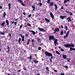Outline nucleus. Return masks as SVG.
Returning a JSON list of instances; mask_svg holds the SVG:
<instances>
[{"label":"nucleus","mask_w":75,"mask_h":75,"mask_svg":"<svg viewBox=\"0 0 75 75\" xmlns=\"http://www.w3.org/2000/svg\"><path fill=\"white\" fill-rule=\"evenodd\" d=\"M45 54L47 57H51V56H52V53L48 52L47 51L45 52Z\"/></svg>","instance_id":"1"},{"label":"nucleus","mask_w":75,"mask_h":75,"mask_svg":"<svg viewBox=\"0 0 75 75\" xmlns=\"http://www.w3.org/2000/svg\"><path fill=\"white\" fill-rule=\"evenodd\" d=\"M52 40L53 41H54V40H55L54 37L53 36H50L49 37V40Z\"/></svg>","instance_id":"2"},{"label":"nucleus","mask_w":75,"mask_h":75,"mask_svg":"<svg viewBox=\"0 0 75 75\" xmlns=\"http://www.w3.org/2000/svg\"><path fill=\"white\" fill-rule=\"evenodd\" d=\"M69 30L66 33V35L64 36V39H65L68 36V35H69Z\"/></svg>","instance_id":"3"},{"label":"nucleus","mask_w":75,"mask_h":75,"mask_svg":"<svg viewBox=\"0 0 75 75\" xmlns=\"http://www.w3.org/2000/svg\"><path fill=\"white\" fill-rule=\"evenodd\" d=\"M64 47H65L66 48H69L70 47V44H65L64 45Z\"/></svg>","instance_id":"4"},{"label":"nucleus","mask_w":75,"mask_h":75,"mask_svg":"<svg viewBox=\"0 0 75 75\" xmlns=\"http://www.w3.org/2000/svg\"><path fill=\"white\" fill-rule=\"evenodd\" d=\"M38 29L39 31H45V30H44V29H43L42 28H40L39 27L38 28Z\"/></svg>","instance_id":"5"},{"label":"nucleus","mask_w":75,"mask_h":75,"mask_svg":"<svg viewBox=\"0 0 75 75\" xmlns=\"http://www.w3.org/2000/svg\"><path fill=\"white\" fill-rule=\"evenodd\" d=\"M70 49L69 50L70 51H75V49L74 48H72L71 47H70Z\"/></svg>","instance_id":"6"},{"label":"nucleus","mask_w":75,"mask_h":75,"mask_svg":"<svg viewBox=\"0 0 75 75\" xmlns=\"http://www.w3.org/2000/svg\"><path fill=\"white\" fill-rule=\"evenodd\" d=\"M60 18H61L62 20H63L64 18H65V17H67V16H60Z\"/></svg>","instance_id":"7"},{"label":"nucleus","mask_w":75,"mask_h":75,"mask_svg":"<svg viewBox=\"0 0 75 75\" xmlns=\"http://www.w3.org/2000/svg\"><path fill=\"white\" fill-rule=\"evenodd\" d=\"M50 16H51L52 17V19H54V15L52 13V12L50 13Z\"/></svg>","instance_id":"8"},{"label":"nucleus","mask_w":75,"mask_h":75,"mask_svg":"<svg viewBox=\"0 0 75 75\" xmlns=\"http://www.w3.org/2000/svg\"><path fill=\"white\" fill-rule=\"evenodd\" d=\"M70 47H71L74 48V47H75V45H74V44H73L72 45L70 44Z\"/></svg>","instance_id":"9"},{"label":"nucleus","mask_w":75,"mask_h":75,"mask_svg":"<svg viewBox=\"0 0 75 75\" xmlns=\"http://www.w3.org/2000/svg\"><path fill=\"white\" fill-rule=\"evenodd\" d=\"M8 5V7H9L8 9L10 10V9H11V4L10 3Z\"/></svg>","instance_id":"10"},{"label":"nucleus","mask_w":75,"mask_h":75,"mask_svg":"<svg viewBox=\"0 0 75 75\" xmlns=\"http://www.w3.org/2000/svg\"><path fill=\"white\" fill-rule=\"evenodd\" d=\"M30 32H32L33 33V35H35V32L33 31L30 30Z\"/></svg>","instance_id":"11"},{"label":"nucleus","mask_w":75,"mask_h":75,"mask_svg":"<svg viewBox=\"0 0 75 75\" xmlns=\"http://www.w3.org/2000/svg\"><path fill=\"white\" fill-rule=\"evenodd\" d=\"M70 0H64V4H65L66 3H67V1H69Z\"/></svg>","instance_id":"12"},{"label":"nucleus","mask_w":75,"mask_h":75,"mask_svg":"<svg viewBox=\"0 0 75 75\" xmlns=\"http://www.w3.org/2000/svg\"><path fill=\"white\" fill-rule=\"evenodd\" d=\"M63 58H64V59H66L67 58V55H63Z\"/></svg>","instance_id":"13"},{"label":"nucleus","mask_w":75,"mask_h":75,"mask_svg":"<svg viewBox=\"0 0 75 75\" xmlns=\"http://www.w3.org/2000/svg\"><path fill=\"white\" fill-rule=\"evenodd\" d=\"M18 2L20 3H23V2L21 0H18Z\"/></svg>","instance_id":"14"},{"label":"nucleus","mask_w":75,"mask_h":75,"mask_svg":"<svg viewBox=\"0 0 75 75\" xmlns=\"http://www.w3.org/2000/svg\"><path fill=\"white\" fill-rule=\"evenodd\" d=\"M4 24H5V22H4L1 24V25L2 26H4Z\"/></svg>","instance_id":"15"},{"label":"nucleus","mask_w":75,"mask_h":75,"mask_svg":"<svg viewBox=\"0 0 75 75\" xmlns=\"http://www.w3.org/2000/svg\"><path fill=\"white\" fill-rule=\"evenodd\" d=\"M34 61L35 63H38V62L37 61V60L35 59H34Z\"/></svg>","instance_id":"16"},{"label":"nucleus","mask_w":75,"mask_h":75,"mask_svg":"<svg viewBox=\"0 0 75 75\" xmlns=\"http://www.w3.org/2000/svg\"><path fill=\"white\" fill-rule=\"evenodd\" d=\"M58 41V40L57 39H55L54 41V43H57Z\"/></svg>","instance_id":"17"},{"label":"nucleus","mask_w":75,"mask_h":75,"mask_svg":"<svg viewBox=\"0 0 75 75\" xmlns=\"http://www.w3.org/2000/svg\"><path fill=\"white\" fill-rule=\"evenodd\" d=\"M22 41H24V35L23 36V37H22Z\"/></svg>","instance_id":"18"},{"label":"nucleus","mask_w":75,"mask_h":75,"mask_svg":"<svg viewBox=\"0 0 75 75\" xmlns=\"http://www.w3.org/2000/svg\"><path fill=\"white\" fill-rule=\"evenodd\" d=\"M6 23H7V25H8L9 23L8 22V20H6Z\"/></svg>","instance_id":"19"},{"label":"nucleus","mask_w":75,"mask_h":75,"mask_svg":"<svg viewBox=\"0 0 75 75\" xmlns=\"http://www.w3.org/2000/svg\"><path fill=\"white\" fill-rule=\"evenodd\" d=\"M0 34L1 35H4L5 34V33L4 32H0Z\"/></svg>","instance_id":"20"},{"label":"nucleus","mask_w":75,"mask_h":75,"mask_svg":"<svg viewBox=\"0 0 75 75\" xmlns=\"http://www.w3.org/2000/svg\"><path fill=\"white\" fill-rule=\"evenodd\" d=\"M55 31H59V28H57L55 29Z\"/></svg>","instance_id":"21"},{"label":"nucleus","mask_w":75,"mask_h":75,"mask_svg":"<svg viewBox=\"0 0 75 75\" xmlns=\"http://www.w3.org/2000/svg\"><path fill=\"white\" fill-rule=\"evenodd\" d=\"M38 42H41V40L39 39V38H38Z\"/></svg>","instance_id":"22"},{"label":"nucleus","mask_w":75,"mask_h":75,"mask_svg":"<svg viewBox=\"0 0 75 75\" xmlns=\"http://www.w3.org/2000/svg\"><path fill=\"white\" fill-rule=\"evenodd\" d=\"M45 20L46 21H47V23H50V21L49 20L47 19V18H45Z\"/></svg>","instance_id":"23"},{"label":"nucleus","mask_w":75,"mask_h":75,"mask_svg":"<svg viewBox=\"0 0 75 75\" xmlns=\"http://www.w3.org/2000/svg\"><path fill=\"white\" fill-rule=\"evenodd\" d=\"M54 5V4L52 2H51L50 4V6H52Z\"/></svg>","instance_id":"24"},{"label":"nucleus","mask_w":75,"mask_h":75,"mask_svg":"<svg viewBox=\"0 0 75 75\" xmlns=\"http://www.w3.org/2000/svg\"><path fill=\"white\" fill-rule=\"evenodd\" d=\"M32 8H33V11H34L35 10V6H33Z\"/></svg>","instance_id":"25"},{"label":"nucleus","mask_w":75,"mask_h":75,"mask_svg":"<svg viewBox=\"0 0 75 75\" xmlns=\"http://www.w3.org/2000/svg\"><path fill=\"white\" fill-rule=\"evenodd\" d=\"M63 34H64V32H63V31H62L60 33V35H62Z\"/></svg>","instance_id":"26"},{"label":"nucleus","mask_w":75,"mask_h":75,"mask_svg":"<svg viewBox=\"0 0 75 75\" xmlns=\"http://www.w3.org/2000/svg\"><path fill=\"white\" fill-rule=\"evenodd\" d=\"M21 38H20L19 39L18 42L19 43H20V41H21Z\"/></svg>","instance_id":"27"},{"label":"nucleus","mask_w":75,"mask_h":75,"mask_svg":"<svg viewBox=\"0 0 75 75\" xmlns=\"http://www.w3.org/2000/svg\"><path fill=\"white\" fill-rule=\"evenodd\" d=\"M54 6L55 7V10H56L57 9V6L56 4H54Z\"/></svg>","instance_id":"28"},{"label":"nucleus","mask_w":75,"mask_h":75,"mask_svg":"<svg viewBox=\"0 0 75 75\" xmlns=\"http://www.w3.org/2000/svg\"><path fill=\"white\" fill-rule=\"evenodd\" d=\"M5 16H6V12H4V16H3V17L4 18L5 17Z\"/></svg>","instance_id":"29"},{"label":"nucleus","mask_w":75,"mask_h":75,"mask_svg":"<svg viewBox=\"0 0 75 75\" xmlns=\"http://www.w3.org/2000/svg\"><path fill=\"white\" fill-rule=\"evenodd\" d=\"M56 52L57 54H60V53L58 51H56Z\"/></svg>","instance_id":"30"},{"label":"nucleus","mask_w":75,"mask_h":75,"mask_svg":"<svg viewBox=\"0 0 75 75\" xmlns=\"http://www.w3.org/2000/svg\"><path fill=\"white\" fill-rule=\"evenodd\" d=\"M64 67H65V68H66V69H68V67L67 66H64Z\"/></svg>","instance_id":"31"},{"label":"nucleus","mask_w":75,"mask_h":75,"mask_svg":"<svg viewBox=\"0 0 75 75\" xmlns=\"http://www.w3.org/2000/svg\"><path fill=\"white\" fill-rule=\"evenodd\" d=\"M46 2H47V3H50V0H48V1H47Z\"/></svg>","instance_id":"32"},{"label":"nucleus","mask_w":75,"mask_h":75,"mask_svg":"<svg viewBox=\"0 0 75 75\" xmlns=\"http://www.w3.org/2000/svg\"><path fill=\"white\" fill-rule=\"evenodd\" d=\"M54 72H58V71L57 70L54 69Z\"/></svg>","instance_id":"33"},{"label":"nucleus","mask_w":75,"mask_h":75,"mask_svg":"<svg viewBox=\"0 0 75 75\" xmlns=\"http://www.w3.org/2000/svg\"><path fill=\"white\" fill-rule=\"evenodd\" d=\"M23 27V24H22L20 27V29H21V28Z\"/></svg>","instance_id":"34"},{"label":"nucleus","mask_w":75,"mask_h":75,"mask_svg":"<svg viewBox=\"0 0 75 75\" xmlns=\"http://www.w3.org/2000/svg\"><path fill=\"white\" fill-rule=\"evenodd\" d=\"M65 27L66 30H68V27L67 26H65Z\"/></svg>","instance_id":"35"},{"label":"nucleus","mask_w":75,"mask_h":75,"mask_svg":"<svg viewBox=\"0 0 75 75\" xmlns=\"http://www.w3.org/2000/svg\"><path fill=\"white\" fill-rule=\"evenodd\" d=\"M51 57L50 59H52V58H53V56H52H52H51Z\"/></svg>","instance_id":"36"},{"label":"nucleus","mask_w":75,"mask_h":75,"mask_svg":"<svg viewBox=\"0 0 75 75\" xmlns=\"http://www.w3.org/2000/svg\"><path fill=\"white\" fill-rule=\"evenodd\" d=\"M31 14H30L28 16V18H29V17H31Z\"/></svg>","instance_id":"37"},{"label":"nucleus","mask_w":75,"mask_h":75,"mask_svg":"<svg viewBox=\"0 0 75 75\" xmlns=\"http://www.w3.org/2000/svg\"><path fill=\"white\" fill-rule=\"evenodd\" d=\"M41 50V47H39L38 48V50Z\"/></svg>","instance_id":"38"},{"label":"nucleus","mask_w":75,"mask_h":75,"mask_svg":"<svg viewBox=\"0 0 75 75\" xmlns=\"http://www.w3.org/2000/svg\"><path fill=\"white\" fill-rule=\"evenodd\" d=\"M70 59H68L67 60V62H70Z\"/></svg>","instance_id":"39"},{"label":"nucleus","mask_w":75,"mask_h":75,"mask_svg":"<svg viewBox=\"0 0 75 75\" xmlns=\"http://www.w3.org/2000/svg\"><path fill=\"white\" fill-rule=\"evenodd\" d=\"M27 25H28V26H30V25H31L30 24H29V23H28V24H27Z\"/></svg>","instance_id":"40"},{"label":"nucleus","mask_w":75,"mask_h":75,"mask_svg":"<svg viewBox=\"0 0 75 75\" xmlns=\"http://www.w3.org/2000/svg\"><path fill=\"white\" fill-rule=\"evenodd\" d=\"M61 51L63 52L64 51V49H61Z\"/></svg>","instance_id":"41"},{"label":"nucleus","mask_w":75,"mask_h":75,"mask_svg":"<svg viewBox=\"0 0 75 75\" xmlns=\"http://www.w3.org/2000/svg\"><path fill=\"white\" fill-rule=\"evenodd\" d=\"M8 35H9L10 36V37H11V34L9 33V34H8Z\"/></svg>","instance_id":"42"},{"label":"nucleus","mask_w":75,"mask_h":75,"mask_svg":"<svg viewBox=\"0 0 75 75\" xmlns=\"http://www.w3.org/2000/svg\"><path fill=\"white\" fill-rule=\"evenodd\" d=\"M22 4H21V5H22V6H25V5H24V4L23 3H21Z\"/></svg>","instance_id":"43"},{"label":"nucleus","mask_w":75,"mask_h":75,"mask_svg":"<svg viewBox=\"0 0 75 75\" xmlns=\"http://www.w3.org/2000/svg\"><path fill=\"white\" fill-rule=\"evenodd\" d=\"M60 75H65V74L64 73H61Z\"/></svg>","instance_id":"44"},{"label":"nucleus","mask_w":75,"mask_h":75,"mask_svg":"<svg viewBox=\"0 0 75 75\" xmlns=\"http://www.w3.org/2000/svg\"><path fill=\"white\" fill-rule=\"evenodd\" d=\"M39 4L40 6H42V4H41V3H40Z\"/></svg>","instance_id":"45"},{"label":"nucleus","mask_w":75,"mask_h":75,"mask_svg":"<svg viewBox=\"0 0 75 75\" xmlns=\"http://www.w3.org/2000/svg\"><path fill=\"white\" fill-rule=\"evenodd\" d=\"M7 52H10V50L9 49H8V51H6Z\"/></svg>","instance_id":"46"},{"label":"nucleus","mask_w":75,"mask_h":75,"mask_svg":"<svg viewBox=\"0 0 75 75\" xmlns=\"http://www.w3.org/2000/svg\"><path fill=\"white\" fill-rule=\"evenodd\" d=\"M70 19H71V18L69 17L67 19V20H70Z\"/></svg>","instance_id":"47"},{"label":"nucleus","mask_w":75,"mask_h":75,"mask_svg":"<svg viewBox=\"0 0 75 75\" xmlns=\"http://www.w3.org/2000/svg\"><path fill=\"white\" fill-rule=\"evenodd\" d=\"M65 12H66V13H70L68 11H65Z\"/></svg>","instance_id":"48"},{"label":"nucleus","mask_w":75,"mask_h":75,"mask_svg":"<svg viewBox=\"0 0 75 75\" xmlns=\"http://www.w3.org/2000/svg\"><path fill=\"white\" fill-rule=\"evenodd\" d=\"M69 13H70V14H71L70 15H73V14H72V13L71 12H70Z\"/></svg>","instance_id":"49"},{"label":"nucleus","mask_w":75,"mask_h":75,"mask_svg":"<svg viewBox=\"0 0 75 75\" xmlns=\"http://www.w3.org/2000/svg\"><path fill=\"white\" fill-rule=\"evenodd\" d=\"M46 74H49V72H47V71L46 72Z\"/></svg>","instance_id":"50"},{"label":"nucleus","mask_w":75,"mask_h":75,"mask_svg":"<svg viewBox=\"0 0 75 75\" xmlns=\"http://www.w3.org/2000/svg\"><path fill=\"white\" fill-rule=\"evenodd\" d=\"M32 58V56H30V59H31Z\"/></svg>","instance_id":"51"},{"label":"nucleus","mask_w":75,"mask_h":75,"mask_svg":"<svg viewBox=\"0 0 75 75\" xmlns=\"http://www.w3.org/2000/svg\"><path fill=\"white\" fill-rule=\"evenodd\" d=\"M17 22H15L14 23V24H15V25H16V24H17Z\"/></svg>","instance_id":"52"},{"label":"nucleus","mask_w":75,"mask_h":75,"mask_svg":"<svg viewBox=\"0 0 75 75\" xmlns=\"http://www.w3.org/2000/svg\"><path fill=\"white\" fill-rule=\"evenodd\" d=\"M14 23V22L13 21V22H11V24H13V23Z\"/></svg>","instance_id":"53"},{"label":"nucleus","mask_w":75,"mask_h":75,"mask_svg":"<svg viewBox=\"0 0 75 75\" xmlns=\"http://www.w3.org/2000/svg\"><path fill=\"white\" fill-rule=\"evenodd\" d=\"M9 48H10V47H9L8 46L7 48V49H8V50H9Z\"/></svg>","instance_id":"54"},{"label":"nucleus","mask_w":75,"mask_h":75,"mask_svg":"<svg viewBox=\"0 0 75 75\" xmlns=\"http://www.w3.org/2000/svg\"><path fill=\"white\" fill-rule=\"evenodd\" d=\"M23 15H25V12H24L23 13Z\"/></svg>","instance_id":"55"},{"label":"nucleus","mask_w":75,"mask_h":75,"mask_svg":"<svg viewBox=\"0 0 75 75\" xmlns=\"http://www.w3.org/2000/svg\"><path fill=\"white\" fill-rule=\"evenodd\" d=\"M30 39H28V42H30Z\"/></svg>","instance_id":"56"},{"label":"nucleus","mask_w":75,"mask_h":75,"mask_svg":"<svg viewBox=\"0 0 75 75\" xmlns=\"http://www.w3.org/2000/svg\"><path fill=\"white\" fill-rule=\"evenodd\" d=\"M23 69L25 71H26V69L23 68Z\"/></svg>","instance_id":"57"},{"label":"nucleus","mask_w":75,"mask_h":75,"mask_svg":"<svg viewBox=\"0 0 75 75\" xmlns=\"http://www.w3.org/2000/svg\"><path fill=\"white\" fill-rule=\"evenodd\" d=\"M26 37H28V34H26L25 35Z\"/></svg>","instance_id":"58"},{"label":"nucleus","mask_w":75,"mask_h":75,"mask_svg":"<svg viewBox=\"0 0 75 75\" xmlns=\"http://www.w3.org/2000/svg\"><path fill=\"white\" fill-rule=\"evenodd\" d=\"M33 42H34V40L33 39L32 41V43H33Z\"/></svg>","instance_id":"59"},{"label":"nucleus","mask_w":75,"mask_h":75,"mask_svg":"<svg viewBox=\"0 0 75 75\" xmlns=\"http://www.w3.org/2000/svg\"><path fill=\"white\" fill-rule=\"evenodd\" d=\"M0 9H1V8H2V6H0Z\"/></svg>","instance_id":"60"},{"label":"nucleus","mask_w":75,"mask_h":75,"mask_svg":"<svg viewBox=\"0 0 75 75\" xmlns=\"http://www.w3.org/2000/svg\"><path fill=\"white\" fill-rule=\"evenodd\" d=\"M46 69H47V70L49 69V68L48 67H46Z\"/></svg>","instance_id":"61"},{"label":"nucleus","mask_w":75,"mask_h":75,"mask_svg":"<svg viewBox=\"0 0 75 75\" xmlns=\"http://www.w3.org/2000/svg\"><path fill=\"white\" fill-rule=\"evenodd\" d=\"M55 44H54V45L55 46H56V45H57V43H54Z\"/></svg>","instance_id":"62"},{"label":"nucleus","mask_w":75,"mask_h":75,"mask_svg":"<svg viewBox=\"0 0 75 75\" xmlns=\"http://www.w3.org/2000/svg\"><path fill=\"white\" fill-rule=\"evenodd\" d=\"M61 9H63V6H62L61 8Z\"/></svg>","instance_id":"63"},{"label":"nucleus","mask_w":75,"mask_h":75,"mask_svg":"<svg viewBox=\"0 0 75 75\" xmlns=\"http://www.w3.org/2000/svg\"><path fill=\"white\" fill-rule=\"evenodd\" d=\"M68 21H71V20H68Z\"/></svg>","instance_id":"64"}]
</instances>
